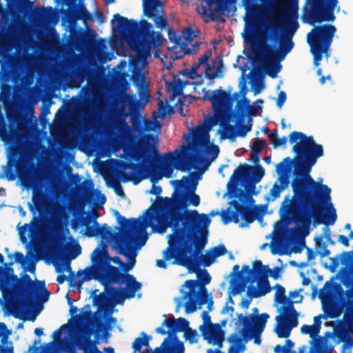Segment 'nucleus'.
<instances>
[{
	"mask_svg": "<svg viewBox=\"0 0 353 353\" xmlns=\"http://www.w3.org/2000/svg\"><path fill=\"white\" fill-rule=\"evenodd\" d=\"M183 230H176L168 235V246L163 251V259L156 261V265L159 268L165 269L167 268L166 261L174 259L173 264L180 265L177 263L178 259L185 257V254L191 250L192 243H188L185 235L183 234Z\"/></svg>",
	"mask_w": 353,
	"mask_h": 353,
	"instance_id": "nucleus-16",
	"label": "nucleus"
},
{
	"mask_svg": "<svg viewBox=\"0 0 353 353\" xmlns=\"http://www.w3.org/2000/svg\"><path fill=\"white\" fill-rule=\"evenodd\" d=\"M107 294L116 304H123L126 299L135 296L136 292L141 288V283L129 273H121L112 278H107L99 281Z\"/></svg>",
	"mask_w": 353,
	"mask_h": 353,
	"instance_id": "nucleus-9",
	"label": "nucleus"
},
{
	"mask_svg": "<svg viewBox=\"0 0 353 353\" xmlns=\"http://www.w3.org/2000/svg\"><path fill=\"white\" fill-rule=\"evenodd\" d=\"M343 256L341 262L344 267L339 272V274L340 275L341 282L345 286V290H344L340 285H336L335 289L339 304L330 303L323 306L324 315L332 319L339 317L344 308H345V313H349L347 306L342 305L340 296L341 294L346 292L347 288L353 285V250L344 252Z\"/></svg>",
	"mask_w": 353,
	"mask_h": 353,
	"instance_id": "nucleus-10",
	"label": "nucleus"
},
{
	"mask_svg": "<svg viewBox=\"0 0 353 353\" xmlns=\"http://www.w3.org/2000/svg\"><path fill=\"white\" fill-rule=\"evenodd\" d=\"M200 44L201 43L199 41H196L194 43L192 44V48H190L188 47V45H187V42H183L180 47V50L176 52V55H175L173 59H179L185 54H196L199 52Z\"/></svg>",
	"mask_w": 353,
	"mask_h": 353,
	"instance_id": "nucleus-38",
	"label": "nucleus"
},
{
	"mask_svg": "<svg viewBox=\"0 0 353 353\" xmlns=\"http://www.w3.org/2000/svg\"><path fill=\"white\" fill-rule=\"evenodd\" d=\"M237 318L238 321L243 325L241 333L245 343H246L252 339L250 332L253 327V314L243 316V314H239Z\"/></svg>",
	"mask_w": 353,
	"mask_h": 353,
	"instance_id": "nucleus-35",
	"label": "nucleus"
},
{
	"mask_svg": "<svg viewBox=\"0 0 353 353\" xmlns=\"http://www.w3.org/2000/svg\"><path fill=\"white\" fill-rule=\"evenodd\" d=\"M234 208L238 213L241 216V219L243 221L240 226L244 228L248 224L254 222L256 219L259 217V205H255L251 208L248 205L239 203L236 201H234Z\"/></svg>",
	"mask_w": 353,
	"mask_h": 353,
	"instance_id": "nucleus-29",
	"label": "nucleus"
},
{
	"mask_svg": "<svg viewBox=\"0 0 353 353\" xmlns=\"http://www.w3.org/2000/svg\"><path fill=\"white\" fill-rule=\"evenodd\" d=\"M132 68L131 81L137 88L141 99L145 98L148 101L150 94L148 91V83L146 81L145 77L142 72V68L139 65L138 61H132L130 63Z\"/></svg>",
	"mask_w": 353,
	"mask_h": 353,
	"instance_id": "nucleus-24",
	"label": "nucleus"
},
{
	"mask_svg": "<svg viewBox=\"0 0 353 353\" xmlns=\"http://www.w3.org/2000/svg\"><path fill=\"white\" fill-rule=\"evenodd\" d=\"M289 142L296 143L292 151L296 154L294 159L295 177L291 186L292 196H286L281 204L279 214L283 223H277L276 228L282 230L285 226L295 223L298 230L307 235L313 224H324V234L332 245L328 225H334L337 219L336 209L331 198V189L323 184V179L316 181L310 172L317 159L323 156V148L314 141L312 136L294 131L289 135Z\"/></svg>",
	"mask_w": 353,
	"mask_h": 353,
	"instance_id": "nucleus-1",
	"label": "nucleus"
},
{
	"mask_svg": "<svg viewBox=\"0 0 353 353\" xmlns=\"http://www.w3.org/2000/svg\"><path fill=\"white\" fill-rule=\"evenodd\" d=\"M0 63L2 70L10 72L16 65V59L12 55L4 54Z\"/></svg>",
	"mask_w": 353,
	"mask_h": 353,
	"instance_id": "nucleus-46",
	"label": "nucleus"
},
{
	"mask_svg": "<svg viewBox=\"0 0 353 353\" xmlns=\"http://www.w3.org/2000/svg\"><path fill=\"white\" fill-rule=\"evenodd\" d=\"M114 241L119 254L127 257L129 265L132 268L136 263L137 252L133 249L132 243L134 242V234L132 231H125L123 235H117Z\"/></svg>",
	"mask_w": 353,
	"mask_h": 353,
	"instance_id": "nucleus-21",
	"label": "nucleus"
},
{
	"mask_svg": "<svg viewBox=\"0 0 353 353\" xmlns=\"http://www.w3.org/2000/svg\"><path fill=\"white\" fill-rule=\"evenodd\" d=\"M336 28L332 24H323L314 26L307 35V41L310 47L316 66L323 59V54L329 56V48L333 41Z\"/></svg>",
	"mask_w": 353,
	"mask_h": 353,
	"instance_id": "nucleus-11",
	"label": "nucleus"
},
{
	"mask_svg": "<svg viewBox=\"0 0 353 353\" xmlns=\"http://www.w3.org/2000/svg\"><path fill=\"white\" fill-rule=\"evenodd\" d=\"M344 252H343L340 255H338L336 257L330 258V260L331 261V264L329 267V269L332 272H334L336 271V268L339 265L340 260L341 261H342L343 257V254ZM341 263H342V262Z\"/></svg>",
	"mask_w": 353,
	"mask_h": 353,
	"instance_id": "nucleus-60",
	"label": "nucleus"
},
{
	"mask_svg": "<svg viewBox=\"0 0 353 353\" xmlns=\"http://www.w3.org/2000/svg\"><path fill=\"white\" fill-rule=\"evenodd\" d=\"M157 137L152 134H146L141 139L134 150V157L140 161L142 166L148 170L157 179H160L159 166L157 163L162 162V158L159 154V150L157 147Z\"/></svg>",
	"mask_w": 353,
	"mask_h": 353,
	"instance_id": "nucleus-14",
	"label": "nucleus"
},
{
	"mask_svg": "<svg viewBox=\"0 0 353 353\" xmlns=\"http://www.w3.org/2000/svg\"><path fill=\"white\" fill-rule=\"evenodd\" d=\"M10 331L8 329L5 323H0V337H1V343L3 345L7 343L8 336L10 334ZM0 353H14L13 347H3L0 345Z\"/></svg>",
	"mask_w": 353,
	"mask_h": 353,
	"instance_id": "nucleus-39",
	"label": "nucleus"
},
{
	"mask_svg": "<svg viewBox=\"0 0 353 353\" xmlns=\"http://www.w3.org/2000/svg\"><path fill=\"white\" fill-rule=\"evenodd\" d=\"M99 290H94L92 292L93 296V305L98 307H102L111 299L109 294L104 290L103 292L97 294Z\"/></svg>",
	"mask_w": 353,
	"mask_h": 353,
	"instance_id": "nucleus-42",
	"label": "nucleus"
},
{
	"mask_svg": "<svg viewBox=\"0 0 353 353\" xmlns=\"http://www.w3.org/2000/svg\"><path fill=\"white\" fill-rule=\"evenodd\" d=\"M282 309L283 313L275 319L276 325L274 331L279 338L287 339L290 336L292 330L299 323L298 313L293 305V302L282 306Z\"/></svg>",
	"mask_w": 353,
	"mask_h": 353,
	"instance_id": "nucleus-19",
	"label": "nucleus"
},
{
	"mask_svg": "<svg viewBox=\"0 0 353 353\" xmlns=\"http://www.w3.org/2000/svg\"><path fill=\"white\" fill-rule=\"evenodd\" d=\"M243 339L239 336L236 333H232L228 338V341L232 343V346H235L238 353L243 352L245 350V345L243 343Z\"/></svg>",
	"mask_w": 353,
	"mask_h": 353,
	"instance_id": "nucleus-49",
	"label": "nucleus"
},
{
	"mask_svg": "<svg viewBox=\"0 0 353 353\" xmlns=\"http://www.w3.org/2000/svg\"><path fill=\"white\" fill-rule=\"evenodd\" d=\"M190 182V176H183L181 180L173 181L176 184L172 196L159 197L145 212L147 219L152 223H157V231L163 234L168 228L173 231L183 229V234L190 238L196 232L208 229L211 219L206 214H199L196 210H187L190 205L198 206L200 197L193 190L187 192Z\"/></svg>",
	"mask_w": 353,
	"mask_h": 353,
	"instance_id": "nucleus-2",
	"label": "nucleus"
},
{
	"mask_svg": "<svg viewBox=\"0 0 353 353\" xmlns=\"http://www.w3.org/2000/svg\"><path fill=\"white\" fill-rule=\"evenodd\" d=\"M219 121H215V117L209 118L208 125L206 126L199 125L192 130V141L191 143H188L186 145H193L196 144V150L199 149L204 143H208L210 142L209 131L211 128Z\"/></svg>",
	"mask_w": 353,
	"mask_h": 353,
	"instance_id": "nucleus-26",
	"label": "nucleus"
},
{
	"mask_svg": "<svg viewBox=\"0 0 353 353\" xmlns=\"http://www.w3.org/2000/svg\"><path fill=\"white\" fill-rule=\"evenodd\" d=\"M111 256L108 250V245L103 241H101L99 245L94 250L91 255L92 265L83 270H79L77 275H83L78 280L76 284H72L79 289L84 282L92 279L101 281L107 278H112L122 272L119 268L110 264Z\"/></svg>",
	"mask_w": 353,
	"mask_h": 353,
	"instance_id": "nucleus-6",
	"label": "nucleus"
},
{
	"mask_svg": "<svg viewBox=\"0 0 353 353\" xmlns=\"http://www.w3.org/2000/svg\"><path fill=\"white\" fill-rule=\"evenodd\" d=\"M181 36L183 39L182 42H187V45H188L193 41L196 34L191 28H188L182 32Z\"/></svg>",
	"mask_w": 353,
	"mask_h": 353,
	"instance_id": "nucleus-55",
	"label": "nucleus"
},
{
	"mask_svg": "<svg viewBox=\"0 0 353 353\" xmlns=\"http://www.w3.org/2000/svg\"><path fill=\"white\" fill-rule=\"evenodd\" d=\"M240 117H230L227 119V122H223L220 125L221 129L219 132L221 134V139H228L231 141H234L237 137H245L246 134L252 130V125H241L237 130L234 125L230 124V122L236 121Z\"/></svg>",
	"mask_w": 353,
	"mask_h": 353,
	"instance_id": "nucleus-23",
	"label": "nucleus"
},
{
	"mask_svg": "<svg viewBox=\"0 0 353 353\" xmlns=\"http://www.w3.org/2000/svg\"><path fill=\"white\" fill-rule=\"evenodd\" d=\"M338 0H306L303 8L302 21L314 26L316 23L333 22L336 19L334 10L338 6Z\"/></svg>",
	"mask_w": 353,
	"mask_h": 353,
	"instance_id": "nucleus-12",
	"label": "nucleus"
},
{
	"mask_svg": "<svg viewBox=\"0 0 353 353\" xmlns=\"http://www.w3.org/2000/svg\"><path fill=\"white\" fill-rule=\"evenodd\" d=\"M239 92H235L232 96L225 90L221 89L215 90L209 93L207 92L204 95V99L210 100L212 102L214 110L216 121H219V124L227 121L230 117H237L235 111L232 110L234 100L239 97Z\"/></svg>",
	"mask_w": 353,
	"mask_h": 353,
	"instance_id": "nucleus-15",
	"label": "nucleus"
},
{
	"mask_svg": "<svg viewBox=\"0 0 353 353\" xmlns=\"http://www.w3.org/2000/svg\"><path fill=\"white\" fill-rule=\"evenodd\" d=\"M276 290L274 299L279 303H285L288 301V298L285 296V289L281 285L276 283L274 286Z\"/></svg>",
	"mask_w": 353,
	"mask_h": 353,
	"instance_id": "nucleus-52",
	"label": "nucleus"
},
{
	"mask_svg": "<svg viewBox=\"0 0 353 353\" xmlns=\"http://www.w3.org/2000/svg\"><path fill=\"white\" fill-rule=\"evenodd\" d=\"M196 296H191L188 297L189 300L185 303V310L188 314L194 312L196 309L197 301L196 299Z\"/></svg>",
	"mask_w": 353,
	"mask_h": 353,
	"instance_id": "nucleus-54",
	"label": "nucleus"
},
{
	"mask_svg": "<svg viewBox=\"0 0 353 353\" xmlns=\"http://www.w3.org/2000/svg\"><path fill=\"white\" fill-rule=\"evenodd\" d=\"M316 240V252L321 258L328 256L330 254V250L327 248L325 243L323 242V236H320L315 239Z\"/></svg>",
	"mask_w": 353,
	"mask_h": 353,
	"instance_id": "nucleus-51",
	"label": "nucleus"
},
{
	"mask_svg": "<svg viewBox=\"0 0 353 353\" xmlns=\"http://www.w3.org/2000/svg\"><path fill=\"white\" fill-rule=\"evenodd\" d=\"M114 241L119 254L127 257L129 265L132 268L136 263L137 252L133 249L132 243L134 242V234L132 231H125L123 235H117Z\"/></svg>",
	"mask_w": 353,
	"mask_h": 353,
	"instance_id": "nucleus-20",
	"label": "nucleus"
},
{
	"mask_svg": "<svg viewBox=\"0 0 353 353\" xmlns=\"http://www.w3.org/2000/svg\"><path fill=\"white\" fill-rule=\"evenodd\" d=\"M283 190L282 189V188H281V186H279V184L276 182L273 185L272 189L270 191V196L272 197V201H274L279 198L281 195V192Z\"/></svg>",
	"mask_w": 353,
	"mask_h": 353,
	"instance_id": "nucleus-61",
	"label": "nucleus"
},
{
	"mask_svg": "<svg viewBox=\"0 0 353 353\" xmlns=\"http://www.w3.org/2000/svg\"><path fill=\"white\" fill-rule=\"evenodd\" d=\"M67 271L70 272V276L68 277L65 274H59L57 277V282L59 284L63 283L66 280H68L70 282V286L73 287L72 284H76L78 281H76V276L74 274V273L72 272V268L70 266V263L69 261L65 262V264L63 265L62 267H57L56 271L57 272H63L64 271ZM74 288H77L76 286H74Z\"/></svg>",
	"mask_w": 353,
	"mask_h": 353,
	"instance_id": "nucleus-37",
	"label": "nucleus"
},
{
	"mask_svg": "<svg viewBox=\"0 0 353 353\" xmlns=\"http://www.w3.org/2000/svg\"><path fill=\"white\" fill-rule=\"evenodd\" d=\"M293 163V160L290 157L285 158L281 162L278 163L276 167V171L279 175V181L283 190H285L289 185V177L287 174L288 167Z\"/></svg>",
	"mask_w": 353,
	"mask_h": 353,
	"instance_id": "nucleus-32",
	"label": "nucleus"
},
{
	"mask_svg": "<svg viewBox=\"0 0 353 353\" xmlns=\"http://www.w3.org/2000/svg\"><path fill=\"white\" fill-rule=\"evenodd\" d=\"M287 99L286 93L284 91H280L276 99V105L281 108Z\"/></svg>",
	"mask_w": 353,
	"mask_h": 353,
	"instance_id": "nucleus-64",
	"label": "nucleus"
},
{
	"mask_svg": "<svg viewBox=\"0 0 353 353\" xmlns=\"http://www.w3.org/2000/svg\"><path fill=\"white\" fill-rule=\"evenodd\" d=\"M190 273H196L197 275V278L201 281L202 285L204 286L211 281V276L207 270L203 269L201 270L199 268L197 272H189Z\"/></svg>",
	"mask_w": 353,
	"mask_h": 353,
	"instance_id": "nucleus-53",
	"label": "nucleus"
},
{
	"mask_svg": "<svg viewBox=\"0 0 353 353\" xmlns=\"http://www.w3.org/2000/svg\"><path fill=\"white\" fill-rule=\"evenodd\" d=\"M205 153L210 157H205L201 154L200 148L196 150V144H194L181 145L180 149H176L174 152L168 153L165 157L176 170L186 172L192 168H196L197 163H203L205 167H208L211 162L217 158L219 148L215 144H211L206 147Z\"/></svg>",
	"mask_w": 353,
	"mask_h": 353,
	"instance_id": "nucleus-7",
	"label": "nucleus"
},
{
	"mask_svg": "<svg viewBox=\"0 0 353 353\" xmlns=\"http://www.w3.org/2000/svg\"><path fill=\"white\" fill-rule=\"evenodd\" d=\"M264 174V168L261 165L254 167L248 164H240L230 176V183L237 184L241 181L248 182L245 188L250 192L255 190V184L261 181Z\"/></svg>",
	"mask_w": 353,
	"mask_h": 353,
	"instance_id": "nucleus-18",
	"label": "nucleus"
},
{
	"mask_svg": "<svg viewBox=\"0 0 353 353\" xmlns=\"http://www.w3.org/2000/svg\"><path fill=\"white\" fill-rule=\"evenodd\" d=\"M208 230L203 229L196 232L190 238H186L188 243H192L191 250L188 251V254H185V257L178 259L177 263L181 266L186 268L188 272H197L201 265L205 267H209L215 261L216 258L212 250L208 251L205 254H203L202 252L208 243Z\"/></svg>",
	"mask_w": 353,
	"mask_h": 353,
	"instance_id": "nucleus-8",
	"label": "nucleus"
},
{
	"mask_svg": "<svg viewBox=\"0 0 353 353\" xmlns=\"http://www.w3.org/2000/svg\"><path fill=\"white\" fill-rule=\"evenodd\" d=\"M93 216L94 219L93 221V225H89V224L91 223V219L88 217L83 218L81 221V225L86 226L84 235L88 237L100 236L103 239H106L108 237L112 236V233L109 226L106 223H104L102 226H100L97 221V219L98 218V212L94 211Z\"/></svg>",
	"mask_w": 353,
	"mask_h": 353,
	"instance_id": "nucleus-25",
	"label": "nucleus"
},
{
	"mask_svg": "<svg viewBox=\"0 0 353 353\" xmlns=\"http://www.w3.org/2000/svg\"><path fill=\"white\" fill-rule=\"evenodd\" d=\"M263 331L258 330H252L250 332L252 339H254V343L258 345L261 344V336Z\"/></svg>",
	"mask_w": 353,
	"mask_h": 353,
	"instance_id": "nucleus-63",
	"label": "nucleus"
},
{
	"mask_svg": "<svg viewBox=\"0 0 353 353\" xmlns=\"http://www.w3.org/2000/svg\"><path fill=\"white\" fill-rule=\"evenodd\" d=\"M332 288V283L330 281H326L322 289L320 290L319 293V298L323 301L327 299L330 294V289Z\"/></svg>",
	"mask_w": 353,
	"mask_h": 353,
	"instance_id": "nucleus-56",
	"label": "nucleus"
},
{
	"mask_svg": "<svg viewBox=\"0 0 353 353\" xmlns=\"http://www.w3.org/2000/svg\"><path fill=\"white\" fill-rule=\"evenodd\" d=\"M14 263V261H10L5 263L3 267L0 266V275L10 277L15 282L13 289L20 297V307L23 310L32 306L39 292L41 293L42 301H47L50 292L46 289L45 282L39 280L33 281L27 274H24L21 279H19L14 274V269L11 267Z\"/></svg>",
	"mask_w": 353,
	"mask_h": 353,
	"instance_id": "nucleus-5",
	"label": "nucleus"
},
{
	"mask_svg": "<svg viewBox=\"0 0 353 353\" xmlns=\"http://www.w3.org/2000/svg\"><path fill=\"white\" fill-rule=\"evenodd\" d=\"M171 341L169 337H166L160 347L152 350V353H184L183 343L177 341L174 346H170Z\"/></svg>",
	"mask_w": 353,
	"mask_h": 353,
	"instance_id": "nucleus-34",
	"label": "nucleus"
},
{
	"mask_svg": "<svg viewBox=\"0 0 353 353\" xmlns=\"http://www.w3.org/2000/svg\"><path fill=\"white\" fill-rule=\"evenodd\" d=\"M141 337L140 336L136 338L132 344V347L133 349L134 353L141 352V350L143 346L149 347V343L152 339V336L148 335L145 332H141Z\"/></svg>",
	"mask_w": 353,
	"mask_h": 353,
	"instance_id": "nucleus-40",
	"label": "nucleus"
},
{
	"mask_svg": "<svg viewBox=\"0 0 353 353\" xmlns=\"http://www.w3.org/2000/svg\"><path fill=\"white\" fill-rule=\"evenodd\" d=\"M212 252L215 258L223 256L227 253V250L223 244H220L212 248Z\"/></svg>",
	"mask_w": 353,
	"mask_h": 353,
	"instance_id": "nucleus-62",
	"label": "nucleus"
},
{
	"mask_svg": "<svg viewBox=\"0 0 353 353\" xmlns=\"http://www.w3.org/2000/svg\"><path fill=\"white\" fill-rule=\"evenodd\" d=\"M204 339L211 342H223L225 340V332L221 329L219 323L210 324L206 326L201 325L199 327Z\"/></svg>",
	"mask_w": 353,
	"mask_h": 353,
	"instance_id": "nucleus-28",
	"label": "nucleus"
},
{
	"mask_svg": "<svg viewBox=\"0 0 353 353\" xmlns=\"http://www.w3.org/2000/svg\"><path fill=\"white\" fill-rule=\"evenodd\" d=\"M299 28L296 10L287 12L283 19L274 17L268 19L265 26L267 34L261 35V37L272 44L264 47L262 61L263 68L270 77L276 78L281 71L280 62L293 49V37Z\"/></svg>",
	"mask_w": 353,
	"mask_h": 353,
	"instance_id": "nucleus-3",
	"label": "nucleus"
},
{
	"mask_svg": "<svg viewBox=\"0 0 353 353\" xmlns=\"http://www.w3.org/2000/svg\"><path fill=\"white\" fill-rule=\"evenodd\" d=\"M114 214L117 217V221L121 227V233L116 234L114 238L117 235H123L125 231L126 230L132 231L131 229H136L138 226V224L139 223L137 219H125L124 216H121L120 213L117 210L114 211Z\"/></svg>",
	"mask_w": 353,
	"mask_h": 353,
	"instance_id": "nucleus-36",
	"label": "nucleus"
},
{
	"mask_svg": "<svg viewBox=\"0 0 353 353\" xmlns=\"http://www.w3.org/2000/svg\"><path fill=\"white\" fill-rule=\"evenodd\" d=\"M79 348L84 350V353H101L88 337L79 341Z\"/></svg>",
	"mask_w": 353,
	"mask_h": 353,
	"instance_id": "nucleus-45",
	"label": "nucleus"
},
{
	"mask_svg": "<svg viewBox=\"0 0 353 353\" xmlns=\"http://www.w3.org/2000/svg\"><path fill=\"white\" fill-rule=\"evenodd\" d=\"M114 19L117 24L112 21L113 31L119 33L115 37L126 41L138 57L145 59L152 48L163 45V37L160 32L152 30V26L147 20L142 19L138 23L119 14H115Z\"/></svg>",
	"mask_w": 353,
	"mask_h": 353,
	"instance_id": "nucleus-4",
	"label": "nucleus"
},
{
	"mask_svg": "<svg viewBox=\"0 0 353 353\" xmlns=\"http://www.w3.org/2000/svg\"><path fill=\"white\" fill-rule=\"evenodd\" d=\"M184 334V336L187 341H188L190 343H195L197 342L196 336L197 332L195 330L189 327L186 330Z\"/></svg>",
	"mask_w": 353,
	"mask_h": 353,
	"instance_id": "nucleus-58",
	"label": "nucleus"
},
{
	"mask_svg": "<svg viewBox=\"0 0 353 353\" xmlns=\"http://www.w3.org/2000/svg\"><path fill=\"white\" fill-rule=\"evenodd\" d=\"M189 321L183 317L176 319L173 316L165 319L161 327L156 329V332L161 335L168 334L169 339L172 338L179 341L176 336L178 332H185L189 328Z\"/></svg>",
	"mask_w": 353,
	"mask_h": 353,
	"instance_id": "nucleus-22",
	"label": "nucleus"
},
{
	"mask_svg": "<svg viewBox=\"0 0 353 353\" xmlns=\"http://www.w3.org/2000/svg\"><path fill=\"white\" fill-rule=\"evenodd\" d=\"M212 53L210 51H206L205 54L199 59L198 61L196 63H194V64L192 66L190 70H185L182 72L183 77H190L191 79H194L196 77H198L199 74L197 73L198 69L199 68L200 65H205V71H206V77L208 79H212L217 77L218 72H221V69L218 68L215 72L212 73H209L208 71L211 70V66L208 63V59L211 57Z\"/></svg>",
	"mask_w": 353,
	"mask_h": 353,
	"instance_id": "nucleus-27",
	"label": "nucleus"
},
{
	"mask_svg": "<svg viewBox=\"0 0 353 353\" xmlns=\"http://www.w3.org/2000/svg\"><path fill=\"white\" fill-rule=\"evenodd\" d=\"M301 332L302 334H309L310 336L312 339H314L319 334V332L316 330L312 325H303L301 327Z\"/></svg>",
	"mask_w": 353,
	"mask_h": 353,
	"instance_id": "nucleus-57",
	"label": "nucleus"
},
{
	"mask_svg": "<svg viewBox=\"0 0 353 353\" xmlns=\"http://www.w3.org/2000/svg\"><path fill=\"white\" fill-rule=\"evenodd\" d=\"M341 301L343 306H347L349 313H345L343 320L336 321L334 326V336L338 338L337 343L343 342L342 352L347 347L353 346V285L347 290L341 294Z\"/></svg>",
	"mask_w": 353,
	"mask_h": 353,
	"instance_id": "nucleus-13",
	"label": "nucleus"
},
{
	"mask_svg": "<svg viewBox=\"0 0 353 353\" xmlns=\"http://www.w3.org/2000/svg\"><path fill=\"white\" fill-rule=\"evenodd\" d=\"M268 271H270L268 265H263L260 260H256L253 262L252 269H250L248 265H243L241 272L246 273L247 275L243 276L239 273L241 281H235L232 283L230 294L237 295L241 294L245 290L247 283H253L257 279L268 276Z\"/></svg>",
	"mask_w": 353,
	"mask_h": 353,
	"instance_id": "nucleus-17",
	"label": "nucleus"
},
{
	"mask_svg": "<svg viewBox=\"0 0 353 353\" xmlns=\"http://www.w3.org/2000/svg\"><path fill=\"white\" fill-rule=\"evenodd\" d=\"M294 345V342L291 339H286L285 345L283 346L281 345H276L274 347V353H297L293 350Z\"/></svg>",
	"mask_w": 353,
	"mask_h": 353,
	"instance_id": "nucleus-48",
	"label": "nucleus"
},
{
	"mask_svg": "<svg viewBox=\"0 0 353 353\" xmlns=\"http://www.w3.org/2000/svg\"><path fill=\"white\" fill-rule=\"evenodd\" d=\"M268 276L257 279L259 289L254 286H249L247 290V296L251 299L265 296L272 290L268 281Z\"/></svg>",
	"mask_w": 353,
	"mask_h": 353,
	"instance_id": "nucleus-31",
	"label": "nucleus"
},
{
	"mask_svg": "<svg viewBox=\"0 0 353 353\" xmlns=\"http://www.w3.org/2000/svg\"><path fill=\"white\" fill-rule=\"evenodd\" d=\"M158 5H161L159 0H149L143 3L144 14L148 18L152 19L156 27L164 28L168 26V20L161 15L154 14V10Z\"/></svg>",
	"mask_w": 353,
	"mask_h": 353,
	"instance_id": "nucleus-30",
	"label": "nucleus"
},
{
	"mask_svg": "<svg viewBox=\"0 0 353 353\" xmlns=\"http://www.w3.org/2000/svg\"><path fill=\"white\" fill-rule=\"evenodd\" d=\"M270 315L267 313L253 315V327L252 330H258L263 331Z\"/></svg>",
	"mask_w": 353,
	"mask_h": 353,
	"instance_id": "nucleus-43",
	"label": "nucleus"
},
{
	"mask_svg": "<svg viewBox=\"0 0 353 353\" xmlns=\"http://www.w3.org/2000/svg\"><path fill=\"white\" fill-rule=\"evenodd\" d=\"M266 146V142L259 139H256L251 148V151L261 153V150Z\"/></svg>",
	"mask_w": 353,
	"mask_h": 353,
	"instance_id": "nucleus-59",
	"label": "nucleus"
},
{
	"mask_svg": "<svg viewBox=\"0 0 353 353\" xmlns=\"http://www.w3.org/2000/svg\"><path fill=\"white\" fill-rule=\"evenodd\" d=\"M168 38L171 42L174 43L172 47V52L174 53V56L176 55V52L180 50V47L182 46V36L178 34L176 31L169 29L168 30Z\"/></svg>",
	"mask_w": 353,
	"mask_h": 353,
	"instance_id": "nucleus-44",
	"label": "nucleus"
},
{
	"mask_svg": "<svg viewBox=\"0 0 353 353\" xmlns=\"http://www.w3.org/2000/svg\"><path fill=\"white\" fill-rule=\"evenodd\" d=\"M250 101L246 97H243L242 100L238 101L236 105V109L238 117H244L247 114L249 116H255L261 106L250 105Z\"/></svg>",
	"mask_w": 353,
	"mask_h": 353,
	"instance_id": "nucleus-33",
	"label": "nucleus"
},
{
	"mask_svg": "<svg viewBox=\"0 0 353 353\" xmlns=\"http://www.w3.org/2000/svg\"><path fill=\"white\" fill-rule=\"evenodd\" d=\"M326 343V339L322 336H319L318 339L311 341L312 345L309 353H323V349Z\"/></svg>",
	"mask_w": 353,
	"mask_h": 353,
	"instance_id": "nucleus-47",
	"label": "nucleus"
},
{
	"mask_svg": "<svg viewBox=\"0 0 353 353\" xmlns=\"http://www.w3.org/2000/svg\"><path fill=\"white\" fill-rule=\"evenodd\" d=\"M72 17L75 20H82L84 23H86L88 20L92 19V14L83 4H80L73 11Z\"/></svg>",
	"mask_w": 353,
	"mask_h": 353,
	"instance_id": "nucleus-41",
	"label": "nucleus"
},
{
	"mask_svg": "<svg viewBox=\"0 0 353 353\" xmlns=\"http://www.w3.org/2000/svg\"><path fill=\"white\" fill-rule=\"evenodd\" d=\"M198 285L199 282L197 280H187L184 283V286L189 289V292L185 294V295L183 296V299H185L188 297L191 296H198V292L196 291V288L198 286Z\"/></svg>",
	"mask_w": 353,
	"mask_h": 353,
	"instance_id": "nucleus-50",
	"label": "nucleus"
}]
</instances>
